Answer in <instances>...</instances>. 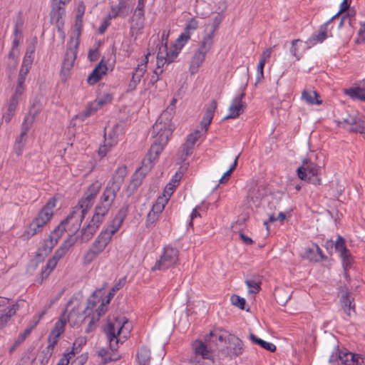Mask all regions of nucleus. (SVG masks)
Masks as SVG:
<instances>
[{
	"mask_svg": "<svg viewBox=\"0 0 365 365\" xmlns=\"http://www.w3.org/2000/svg\"><path fill=\"white\" fill-rule=\"evenodd\" d=\"M257 192H259V188H253L252 190H250L248 193V197L254 203L257 202L258 200L260 199L262 196L261 194L257 195Z\"/></svg>",
	"mask_w": 365,
	"mask_h": 365,
	"instance_id": "63",
	"label": "nucleus"
},
{
	"mask_svg": "<svg viewBox=\"0 0 365 365\" xmlns=\"http://www.w3.org/2000/svg\"><path fill=\"white\" fill-rule=\"evenodd\" d=\"M213 116H214V114H212L211 113H208L207 111L205 110V113L203 118L200 123L205 133H206L207 131L208 126L211 123Z\"/></svg>",
	"mask_w": 365,
	"mask_h": 365,
	"instance_id": "57",
	"label": "nucleus"
},
{
	"mask_svg": "<svg viewBox=\"0 0 365 365\" xmlns=\"http://www.w3.org/2000/svg\"><path fill=\"white\" fill-rule=\"evenodd\" d=\"M329 362L341 365H361L364 363V359L359 354L342 352L337 349L330 356Z\"/></svg>",
	"mask_w": 365,
	"mask_h": 365,
	"instance_id": "9",
	"label": "nucleus"
},
{
	"mask_svg": "<svg viewBox=\"0 0 365 365\" xmlns=\"http://www.w3.org/2000/svg\"><path fill=\"white\" fill-rule=\"evenodd\" d=\"M71 0H53L52 9L51 11V21L55 22L58 29L63 26L62 18L65 14L63 6Z\"/></svg>",
	"mask_w": 365,
	"mask_h": 365,
	"instance_id": "12",
	"label": "nucleus"
},
{
	"mask_svg": "<svg viewBox=\"0 0 365 365\" xmlns=\"http://www.w3.org/2000/svg\"><path fill=\"white\" fill-rule=\"evenodd\" d=\"M128 207L129 205L128 204H124L123 205V207L118 210L115 218L113 220L111 225L108 227V229L113 231L114 233L117 232L127 216Z\"/></svg>",
	"mask_w": 365,
	"mask_h": 365,
	"instance_id": "22",
	"label": "nucleus"
},
{
	"mask_svg": "<svg viewBox=\"0 0 365 365\" xmlns=\"http://www.w3.org/2000/svg\"><path fill=\"white\" fill-rule=\"evenodd\" d=\"M131 328V324L125 317L117 316L108 319L105 331L106 334L111 336L113 340L115 339V334L118 336L126 339L129 336Z\"/></svg>",
	"mask_w": 365,
	"mask_h": 365,
	"instance_id": "3",
	"label": "nucleus"
},
{
	"mask_svg": "<svg viewBox=\"0 0 365 365\" xmlns=\"http://www.w3.org/2000/svg\"><path fill=\"white\" fill-rule=\"evenodd\" d=\"M56 244L54 240H52L48 237V239L43 241L42 246L38 249L36 257L43 258L45 256H47Z\"/></svg>",
	"mask_w": 365,
	"mask_h": 365,
	"instance_id": "31",
	"label": "nucleus"
},
{
	"mask_svg": "<svg viewBox=\"0 0 365 365\" xmlns=\"http://www.w3.org/2000/svg\"><path fill=\"white\" fill-rule=\"evenodd\" d=\"M305 257L310 260L316 262L324 258L322 250L317 245H314L312 248H308L306 250Z\"/></svg>",
	"mask_w": 365,
	"mask_h": 365,
	"instance_id": "35",
	"label": "nucleus"
},
{
	"mask_svg": "<svg viewBox=\"0 0 365 365\" xmlns=\"http://www.w3.org/2000/svg\"><path fill=\"white\" fill-rule=\"evenodd\" d=\"M168 200H165L163 197H158L155 203L153 205L150 211L159 215L165 207V202Z\"/></svg>",
	"mask_w": 365,
	"mask_h": 365,
	"instance_id": "52",
	"label": "nucleus"
},
{
	"mask_svg": "<svg viewBox=\"0 0 365 365\" xmlns=\"http://www.w3.org/2000/svg\"><path fill=\"white\" fill-rule=\"evenodd\" d=\"M343 123L350 125V132L364 133L365 132V121L357 115H349L344 118Z\"/></svg>",
	"mask_w": 365,
	"mask_h": 365,
	"instance_id": "20",
	"label": "nucleus"
},
{
	"mask_svg": "<svg viewBox=\"0 0 365 365\" xmlns=\"http://www.w3.org/2000/svg\"><path fill=\"white\" fill-rule=\"evenodd\" d=\"M107 69L106 64L103 63L102 60L88 76V83L90 85L96 83L101 78V76L106 73Z\"/></svg>",
	"mask_w": 365,
	"mask_h": 365,
	"instance_id": "23",
	"label": "nucleus"
},
{
	"mask_svg": "<svg viewBox=\"0 0 365 365\" xmlns=\"http://www.w3.org/2000/svg\"><path fill=\"white\" fill-rule=\"evenodd\" d=\"M321 168L312 162L309 159H304L302 165L297 169L298 177L304 181H307L314 185H321L322 180L319 177Z\"/></svg>",
	"mask_w": 365,
	"mask_h": 365,
	"instance_id": "5",
	"label": "nucleus"
},
{
	"mask_svg": "<svg viewBox=\"0 0 365 365\" xmlns=\"http://www.w3.org/2000/svg\"><path fill=\"white\" fill-rule=\"evenodd\" d=\"M107 335V337L109 340V346H110V349L114 351L115 350H117L118 347V342H119V339H118V335H117L115 334V339L114 340H113V338L111 337L110 335H109L108 334H106Z\"/></svg>",
	"mask_w": 365,
	"mask_h": 365,
	"instance_id": "61",
	"label": "nucleus"
},
{
	"mask_svg": "<svg viewBox=\"0 0 365 365\" xmlns=\"http://www.w3.org/2000/svg\"><path fill=\"white\" fill-rule=\"evenodd\" d=\"M137 359L139 365H149L150 351L146 347H141L137 354Z\"/></svg>",
	"mask_w": 365,
	"mask_h": 365,
	"instance_id": "38",
	"label": "nucleus"
},
{
	"mask_svg": "<svg viewBox=\"0 0 365 365\" xmlns=\"http://www.w3.org/2000/svg\"><path fill=\"white\" fill-rule=\"evenodd\" d=\"M334 245L335 249L340 252V255L344 260L345 261L348 259L349 252L346 247L344 239L342 237L339 236Z\"/></svg>",
	"mask_w": 365,
	"mask_h": 365,
	"instance_id": "39",
	"label": "nucleus"
},
{
	"mask_svg": "<svg viewBox=\"0 0 365 365\" xmlns=\"http://www.w3.org/2000/svg\"><path fill=\"white\" fill-rule=\"evenodd\" d=\"M101 289L98 290V292H101ZM98 291H96L93 293V294L88 299L87 306L86 309L83 311V313H78V312L76 309V307L72 309V310L69 312L68 315V320L71 323L76 324H78L79 321L82 320L83 315L86 312L88 309H92L96 305V294Z\"/></svg>",
	"mask_w": 365,
	"mask_h": 365,
	"instance_id": "14",
	"label": "nucleus"
},
{
	"mask_svg": "<svg viewBox=\"0 0 365 365\" xmlns=\"http://www.w3.org/2000/svg\"><path fill=\"white\" fill-rule=\"evenodd\" d=\"M113 96L110 93H105L103 96L97 98L93 103H95V106H97V108H101L105 105L110 103L112 101Z\"/></svg>",
	"mask_w": 365,
	"mask_h": 365,
	"instance_id": "49",
	"label": "nucleus"
},
{
	"mask_svg": "<svg viewBox=\"0 0 365 365\" xmlns=\"http://www.w3.org/2000/svg\"><path fill=\"white\" fill-rule=\"evenodd\" d=\"M193 354L189 359L190 362L195 365H202L205 359L212 360V354L209 350L205 341L195 340L192 344Z\"/></svg>",
	"mask_w": 365,
	"mask_h": 365,
	"instance_id": "6",
	"label": "nucleus"
},
{
	"mask_svg": "<svg viewBox=\"0 0 365 365\" xmlns=\"http://www.w3.org/2000/svg\"><path fill=\"white\" fill-rule=\"evenodd\" d=\"M148 171L142 169V167L133 175V179L128 186L129 195H131L142 183L143 179Z\"/></svg>",
	"mask_w": 365,
	"mask_h": 365,
	"instance_id": "27",
	"label": "nucleus"
},
{
	"mask_svg": "<svg viewBox=\"0 0 365 365\" xmlns=\"http://www.w3.org/2000/svg\"><path fill=\"white\" fill-rule=\"evenodd\" d=\"M333 20H331V19L327 21L325 24L322 25L319 29L318 34H314L312 36V38L309 40H313L317 42H322L324 40L326 39L327 36V26L330 24L331 21Z\"/></svg>",
	"mask_w": 365,
	"mask_h": 365,
	"instance_id": "40",
	"label": "nucleus"
},
{
	"mask_svg": "<svg viewBox=\"0 0 365 365\" xmlns=\"http://www.w3.org/2000/svg\"><path fill=\"white\" fill-rule=\"evenodd\" d=\"M39 108H36L35 104H33L31 107L28 115L24 118L23 123L21 125V130L26 132L31 128L34 122L35 121L36 117L39 113Z\"/></svg>",
	"mask_w": 365,
	"mask_h": 365,
	"instance_id": "25",
	"label": "nucleus"
},
{
	"mask_svg": "<svg viewBox=\"0 0 365 365\" xmlns=\"http://www.w3.org/2000/svg\"><path fill=\"white\" fill-rule=\"evenodd\" d=\"M127 172H126V168L122 167L119 168L115 175L112 178V179L108 182H115L116 181H119V189H120L122 184L124 181V177L125 176Z\"/></svg>",
	"mask_w": 365,
	"mask_h": 365,
	"instance_id": "46",
	"label": "nucleus"
},
{
	"mask_svg": "<svg viewBox=\"0 0 365 365\" xmlns=\"http://www.w3.org/2000/svg\"><path fill=\"white\" fill-rule=\"evenodd\" d=\"M83 220V213L78 208H73L71 213L63 220L51 233L49 237L58 243V240L66 230V225L71 223L73 227V231H77Z\"/></svg>",
	"mask_w": 365,
	"mask_h": 365,
	"instance_id": "4",
	"label": "nucleus"
},
{
	"mask_svg": "<svg viewBox=\"0 0 365 365\" xmlns=\"http://www.w3.org/2000/svg\"><path fill=\"white\" fill-rule=\"evenodd\" d=\"M166 50V43L163 44L160 48L159 51L158 53L157 56V66L161 68V66H163V65L165 63H168V61H165L166 57H165L164 51Z\"/></svg>",
	"mask_w": 365,
	"mask_h": 365,
	"instance_id": "55",
	"label": "nucleus"
},
{
	"mask_svg": "<svg viewBox=\"0 0 365 365\" xmlns=\"http://www.w3.org/2000/svg\"><path fill=\"white\" fill-rule=\"evenodd\" d=\"M71 246L72 244L70 243V240H67L56 250L53 257L48 261L44 269L41 272V280L48 277L51 272L56 267L58 260L66 255Z\"/></svg>",
	"mask_w": 365,
	"mask_h": 365,
	"instance_id": "10",
	"label": "nucleus"
},
{
	"mask_svg": "<svg viewBox=\"0 0 365 365\" xmlns=\"http://www.w3.org/2000/svg\"><path fill=\"white\" fill-rule=\"evenodd\" d=\"M198 27V21L195 18L190 19L186 24L185 31L182 33L180 36L177 38V43H180L181 42L185 43L190 38L191 31H195Z\"/></svg>",
	"mask_w": 365,
	"mask_h": 365,
	"instance_id": "24",
	"label": "nucleus"
},
{
	"mask_svg": "<svg viewBox=\"0 0 365 365\" xmlns=\"http://www.w3.org/2000/svg\"><path fill=\"white\" fill-rule=\"evenodd\" d=\"M230 300L233 305L239 307L241 309H245V299L244 298H242L237 294H233L231 296Z\"/></svg>",
	"mask_w": 365,
	"mask_h": 365,
	"instance_id": "58",
	"label": "nucleus"
},
{
	"mask_svg": "<svg viewBox=\"0 0 365 365\" xmlns=\"http://www.w3.org/2000/svg\"><path fill=\"white\" fill-rule=\"evenodd\" d=\"M173 129L170 114L168 111H164L153 126L152 135L155 140L147 156L143 160V170L149 171L151 169L153 162L158 158L172 135Z\"/></svg>",
	"mask_w": 365,
	"mask_h": 365,
	"instance_id": "1",
	"label": "nucleus"
},
{
	"mask_svg": "<svg viewBox=\"0 0 365 365\" xmlns=\"http://www.w3.org/2000/svg\"><path fill=\"white\" fill-rule=\"evenodd\" d=\"M125 284V278L120 279L109 291L107 295L106 304H109L111 299L114 297L115 292L120 289Z\"/></svg>",
	"mask_w": 365,
	"mask_h": 365,
	"instance_id": "48",
	"label": "nucleus"
},
{
	"mask_svg": "<svg viewBox=\"0 0 365 365\" xmlns=\"http://www.w3.org/2000/svg\"><path fill=\"white\" fill-rule=\"evenodd\" d=\"M39 108H36L35 104H33L31 107L28 115L24 118L23 123L21 125V130L26 132L31 128L34 122L35 121L36 117L39 113Z\"/></svg>",
	"mask_w": 365,
	"mask_h": 365,
	"instance_id": "26",
	"label": "nucleus"
},
{
	"mask_svg": "<svg viewBox=\"0 0 365 365\" xmlns=\"http://www.w3.org/2000/svg\"><path fill=\"white\" fill-rule=\"evenodd\" d=\"M345 93L352 99L365 101V89L360 87L350 88L346 90Z\"/></svg>",
	"mask_w": 365,
	"mask_h": 365,
	"instance_id": "37",
	"label": "nucleus"
},
{
	"mask_svg": "<svg viewBox=\"0 0 365 365\" xmlns=\"http://www.w3.org/2000/svg\"><path fill=\"white\" fill-rule=\"evenodd\" d=\"M58 340V337H55V336L49 335L48 339V345L46 348V354L48 355V358L51 357L53 354V350L54 349L55 345L57 344Z\"/></svg>",
	"mask_w": 365,
	"mask_h": 365,
	"instance_id": "51",
	"label": "nucleus"
},
{
	"mask_svg": "<svg viewBox=\"0 0 365 365\" xmlns=\"http://www.w3.org/2000/svg\"><path fill=\"white\" fill-rule=\"evenodd\" d=\"M158 217L159 215L153 212L152 211H150L147 216L146 227H151L153 224L158 220Z\"/></svg>",
	"mask_w": 365,
	"mask_h": 365,
	"instance_id": "62",
	"label": "nucleus"
},
{
	"mask_svg": "<svg viewBox=\"0 0 365 365\" xmlns=\"http://www.w3.org/2000/svg\"><path fill=\"white\" fill-rule=\"evenodd\" d=\"M148 56H145L146 61L144 63L138 65V67L135 68V72L133 73L132 80H135V81L140 83L141 78L143 76L145 72L146 71L147 63H148Z\"/></svg>",
	"mask_w": 365,
	"mask_h": 365,
	"instance_id": "41",
	"label": "nucleus"
},
{
	"mask_svg": "<svg viewBox=\"0 0 365 365\" xmlns=\"http://www.w3.org/2000/svg\"><path fill=\"white\" fill-rule=\"evenodd\" d=\"M115 233L113 231L110 230L109 229H106L104 231H102L96 240L93 243L91 248L96 250L99 254L101 253L106 247L110 242L112 236Z\"/></svg>",
	"mask_w": 365,
	"mask_h": 365,
	"instance_id": "18",
	"label": "nucleus"
},
{
	"mask_svg": "<svg viewBox=\"0 0 365 365\" xmlns=\"http://www.w3.org/2000/svg\"><path fill=\"white\" fill-rule=\"evenodd\" d=\"M182 43H181L180 46L178 49L176 48V46H174L173 48H170V51H168V47L166 46V50H165V51H164V55H165V57H166L165 61H168V63H172L177 58V56L179 53V50L183 46V45L185 43L183 42H182Z\"/></svg>",
	"mask_w": 365,
	"mask_h": 365,
	"instance_id": "45",
	"label": "nucleus"
},
{
	"mask_svg": "<svg viewBox=\"0 0 365 365\" xmlns=\"http://www.w3.org/2000/svg\"><path fill=\"white\" fill-rule=\"evenodd\" d=\"M66 321H63L61 318L56 323L54 329L51 332V335L55 336V337H59L60 335L64 331V326Z\"/></svg>",
	"mask_w": 365,
	"mask_h": 365,
	"instance_id": "54",
	"label": "nucleus"
},
{
	"mask_svg": "<svg viewBox=\"0 0 365 365\" xmlns=\"http://www.w3.org/2000/svg\"><path fill=\"white\" fill-rule=\"evenodd\" d=\"M319 94L315 91L304 90L302 93V98L308 104H317L322 103V101L319 100Z\"/></svg>",
	"mask_w": 365,
	"mask_h": 365,
	"instance_id": "34",
	"label": "nucleus"
},
{
	"mask_svg": "<svg viewBox=\"0 0 365 365\" xmlns=\"http://www.w3.org/2000/svg\"><path fill=\"white\" fill-rule=\"evenodd\" d=\"M206 55L201 53L199 51H196L192 58L190 66V72L192 75L196 73L198 71L199 68L202 64L203 61L205 59Z\"/></svg>",
	"mask_w": 365,
	"mask_h": 365,
	"instance_id": "28",
	"label": "nucleus"
},
{
	"mask_svg": "<svg viewBox=\"0 0 365 365\" xmlns=\"http://www.w3.org/2000/svg\"><path fill=\"white\" fill-rule=\"evenodd\" d=\"M145 16L144 13L133 12L130 19V31L131 33L139 34L144 28Z\"/></svg>",
	"mask_w": 365,
	"mask_h": 365,
	"instance_id": "21",
	"label": "nucleus"
},
{
	"mask_svg": "<svg viewBox=\"0 0 365 365\" xmlns=\"http://www.w3.org/2000/svg\"><path fill=\"white\" fill-rule=\"evenodd\" d=\"M77 344V341H76L74 343H73V350L71 351L68 354H65L63 355V357L61 358L59 361L58 362V364L56 365H68V363H69V361H70V359H71V355H75V351L74 350L75 349H77V348H76V345Z\"/></svg>",
	"mask_w": 365,
	"mask_h": 365,
	"instance_id": "59",
	"label": "nucleus"
},
{
	"mask_svg": "<svg viewBox=\"0 0 365 365\" xmlns=\"http://www.w3.org/2000/svg\"><path fill=\"white\" fill-rule=\"evenodd\" d=\"M245 96V93L242 92L239 96L235 97L229 108L230 113L225 116L223 120L233 119L237 118L244 111L246 106L242 99Z\"/></svg>",
	"mask_w": 365,
	"mask_h": 365,
	"instance_id": "17",
	"label": "nucleus"
},
{
	"mask_svg": "<svg viewBox=\"0 0 365 365\" xmlns=\"http://www.w3.org/2000/svg\"><path fill=\"white\" fill-rule=\"evenodd\" d=\"M38 321H36L34 324L30 327L26 328L24 333L21 334L17 339L15 341L14 345L10 349V352H12L17 346H19L25 339L26 338L31 334V331L34 329V327L37 325Z\"/></svg>",
	"mask_w": 365,
	"mask_h": 365,
	"instance_id": "42",
	"label": "nucleus"
},
{
	"mask_svg": "<svg viewBox=\"0 0 365 365\" xmlns=\"http://www.w3.org/2000/svg\"><path fill=\"white\" fill-rule=\"evenodd\" d=\"M272 51V48H268L264 51H263V53H262V55L260 56L259 62L257 65V70L264 69L265 63H266L267 60L270 58Z\"/></svg>",
	"mask_w": 365,
	"mask_h": 365,
	"instance_id": "53",
	"label": "nucleus"
},
{
	"mask_svg": "<svg viewBox=\"0 0 365 365\" xmlns=\"http://www.w3.org/2000/svg\"><path fill=\"white\" fill-rule=\"evenodd\" d=\"M56 203L54 200H50L46 205L41 210L37 217L32 221L35 224L39 225V227L43 228L48 221L53 216V208Z\"/></svg>",
	"mask_w": 365,
	"mask_h": 365,
	"instance_id": "15",
	"label": "nucleus"
},
{
	"mask_svg": "<svg viewBox=\"0 0 365 365\" xmlns=\"http://www.w3.org/2000/svg\"><path fill=\"white\" fill-rule=\"evenodd\" d=\"M250 339L253 342L258 345H259L263 349L269 351L271 352H274L276 350V346L272 344L267 341H265L258 337H257L254 334L250 333Z\"/></svg>",
	"mask_w": 365,
	"mask_h": 365,
	"instance_id": "36",
	"label": "nucleus"
},
{
	"mask_svg": "<svg viewBox=\"0 0 365 365\" xmlns=\"http://www.w3.org/2000/svg\"><path fill=\"white\" fill-rule=\"evenodd\" d=\"M98 110V108L95 106V103H91L88 105L86 109L81 112V113L78 115V118L83 120L85 118L89 117L91 114L94 113Z\"/></svg>",
	"mask_w": 365,
	"mask_h": 365,
	"instance_id": "50",
	"label": "nucleus"
},
{
	"mask_svg": "<svg viewBox=\"0 0 365 365\" xmlns=\"http://www.w3.org/2000/svg\"><path fill=\"white\" fill-rule=\"evenodd\" d=\"M179 252L176 248L167 246L164 248L163 255L152 268L155 270H165L175 264L178 261Z\"/></svg>",
	"mask_w": 365,
	"mask_h": 365,
	"instance_id": "8",
	"label": "nucleus"
},
{
	"mask_svg": "<svg viewBox=\"0 0 365 365\" xmlns=\"http://www.w3.org/2000/svg\"><path fill=\"white\" fill-rule=\"evenodd\" d=\"M207 346L209 347L210 351L212 353V356L214 352L217 350H220L221 353L222 350H225L224 348L226 344V339L220 334H217L210 331L209 334L206 335L204 338Z\"/></svg>",
	"mask_w": 365,
	"mask_h": 365,
	"instance_id": "13",
	"label": "nucleus"
},
{
	"mask_svg": "<svg viewBox=\"0 0 365 365\" xmlns=\"http://www.w3.org/2000/svg\"><path fill=\"white\" fill-rule=\"evenodd\" d=\"M41 230L42 228L39 227V225L35 224L34 222H31L29 225L27 230L23 234L22 237L24 240H29L32 236L41 232Z\"/></svg>",
	"mask_w": 365,
	"mask_h": 365,
	"instance_id": "43",
	"label": "nucleus"
},
{
	"mask_svg": "<svg viewBox=\"0 0 365 365\" xmlns=\"http://www.w3.org/2000/svg\"><path fill=\"white\" fill-rule=\"evenodd\" d=\"M103 217H96V212L94 213L91 222L88 225L82 229L81 240L83 242H88L91 239L93 235L96 233L99 225L103 222Z\"/></svg>",
	"mask_w": 365,
	"mask_h": 365,
	"instance_id": "19",
	"label": "nucleus"
},
{
	"mask_svg": "<svg viewBox=\"0 0 365 365\" xmlns=\"http://www.w3.org/2000/svg\"><path fill=\"white\" fill-rule=\"evenodd\" d=\"M99 255L96 250L91 247L86 252L83 257L84 264H88L91 263Z\"/></svg>",
	"mask_w": 365,
	"mask_h": 365,
	"instance_id": "56",
	"label": "nucleus"
},
{
	"mask_svg": "<svg viewBox=\"0 0 365 365\" xmlns=\"http://www.w3.org/2000/svg\"><path fill=\"white\" fill-rule=\"evenodd\" d=\"M214 37L213 32H210L205 35L200 43L197 51L206 55L212 46Z\"/></svg>",
	"mask_w": 365,
	"mask_h": 365,
	"instance_id": "29",
	"label": "nucleus"
},
{
	"mask_svg": "<svg viewBox=\"0 0 365 365\" xmlns=\"http://www.w3.org/2000/svg\"><path fill=\"white\" fill-rule=\"evenodd\" d=\"M354 299L351 297L349 292L342 294L340 302L341 303L344 311L349 315H351V310L354 312V304H353Z\"/></svg>",
	"mask_w": 365,
	"mask_h": 365,
	"instance_id": "33",
	"label": "nucleus"
},
{
	"mask_svg": "<svg viewBox=\"0 0 365 365\" xmlns=\"http://www.w3.org/2000/svg\"><path fill=\"white\" fill-rule=\"evenodd\" d=\"M19 308V305L14 304L9 307L6 312H0V329H2L7 324L11 317L16 314Z\"/></svg>",
	"mask_w": 365,
	"mask_h": 365,
	"instance_id": "30",
	"label": "nucleus"
},
{
	"mask_svg": "<svg viewBox=\"0 0 365 365\" xmlns=\"http://www.w3.org/2000/svg\"><path fill=\"white\" fill-rule=\"evenodd\" d=\"M88 358V354H82L72 362L71 365H83L86 362Z\"/></svg>",
	"mask_w": 365,
	"mask_h": 365,
	"instance_id": "64",
	"label": "nucleus"
},
{
	"mask_svg": "<svg viewBox=\"0 0 365 365\" xmlns=\"http://www.w3.org/2000/svg\"><path fill=\"white\" fill-rule=\"evenodd\" d=\"M101 186L102 183L100 181L96 180L93 182L88 187L86 192L85 193V197L79 202L78 205L74 207L78 208L82 211V213H83V218L86 215L87 210L92 206L93 200L98 193Z\"/></svg>",
	"mask_w": 365,
	"mask_h": 365,
	"instance_id": "11",
	"label": "nucleus"
},
{
	"mask_svg": "<svg viewBox=\"0 0 365 365\" xmlns=\"http://www.w3.org/2000/svg\"><path fill=\"white\" fill-rule=\"evenodd\" d=\"M229 346L227 347V350H222L220 356H238L243 352V343L241 339L235 336H230L228 339Z\"/></svg>",
	"mask_w": 365,
	"mask_h": 365,
	"instance_id": "16",
	"label": "nucleus"
},
{
	"mask_svg": "<svg viewBox=\"0 0 365 365\" xmlns=\"http://www.w3.org/2000/svg\"><path fill=\"white\" fill-rule=\"evenodd\" d=\"M34 51H35L34 46H31L27 49L26 53L23 59L22 66L31 68V64L33 63V60H34Z\"/></svg>",
	"mask_w": 365,
	"mask_h": 365,
	"instance_id": "47",
	"label": "nucleus"
},
{
	"mask_svg": "<svg viewBox=\"0 0 365 365\" xmlns=\"http://www.w3.org/2000/svg\"><path fill=\"white\" fill-rule=\"evenodd\" d=\"M119 181L108 182L105 188L99 203L96 207V217H104L113 203L119 189Z\"/></svg>",
	"mask_w": 365,
	"mask_h": 365,
	"instance_id": "2",
	"label": "nucleus"
},
{
	"mask_svg": "<svg viewBox=\"0 0 365 365\" xmlns=\"http://www.w3.org/2000/svg\"><path fill=\"white\" fill-rule=\"evenodd\" d=\"M127 1L128 0H119L117 6H113L111 7V12L108 15V18L109 19H112L119 16H125L126 14L124 11L127 7Z\"/></svg>",
	"mask_w": 365,
	"mask_h": 365,
	"instance_id": "32",
	"label": "nucleus"
},
{
	"mask_svg": "<svg viewBox=\"0 0 365 365\" xmlns=\"http://www.w3.org/2000/svg\"><path fill=\"white\" fill-rule=\"evenodd\" d=\"M245 283L249 288V293L257 294L261 289V281L259 279L254 278L251 279H247Z\"/></svg>",
	"mask_w": 365,
	"mask_h": 365,
	"instance_id": "44",
	"label": "nucleus"
},
{
	"mask_svg": "<svg viewBox=\"0 0 365 365\" xmlns=\"http://www.w3.org/2000/svg\"><path fill=\"white\" fill-rule=\"evenodd\" d=\"M79 45L78 38L74 40L73 36H71L70 41L68 43V48L62 63L61 74L66 80L69 75V71L72 68L76 58L77 48Z\"/></svg>",
	"mask_w": 365,
	"mask_h": 365,
	"instance_id": "7",
	"label": "nucleus"
},
{
	"mask_svg": "<svg viewBox=\"0 0 365 365\" xmlns=\"http://www.w3.org/2000/svg\"><path fill=\"white\" fill-rule=\"evenodd\" d=\"M200 137V131L198 130H195L193 133H190L187 139L185 142V143H187V145L194 146L196 141L198 140V138Z\"/></svg>",
	"mask_w": 365,
	"mask_h": 365,
	"instance_id": "60",
	"label": "nucleus"
}]
</instances>
